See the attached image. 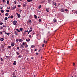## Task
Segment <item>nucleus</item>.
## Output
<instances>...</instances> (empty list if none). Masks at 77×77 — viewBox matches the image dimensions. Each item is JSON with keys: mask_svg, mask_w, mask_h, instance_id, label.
Returning a JSON list of instances; mask_svg holds the SVG:
<instances>
[{"mask_svg": "<svg viewBox=\"0 0 77 77\" xmlns=\"http://www.w3.org/2000/svg\"><path fill=\"white\" fill-rule=\"evenodd\" d=\"M17 23V22L16 20H14L13 21L14 25H16V24Z\"/></svg>", "mask_w": 77, "mask_h": 77, "instance_id": "nucleus-1", "label": "nucleus"}, {"mask_svg": "<svg viewBox=\"0 0 77 77\" xmlns=\"http://www.w3.org/2000/svg\"><path fill=\"white\" fill-rule=\"evenodd\" d=\"M16 14L17 15V17H18L19 18H20V17H21V15H20V14H18L17 13H16Z\"/></svg>", "mask_w": 77, "mask_h": 77, "instance_id": "nucleus-2", "label": "nucleus"}, {"mask_svg": "<svg viewBox=\"0 0 77 77\" xmlns=\"http://www.w3.org/2000/svg\"><path fill=\"white\" fill-rule=\"evenodd\" d=\"M64 11L65 10H64V9H63V8H62L61 9H60V11H61V12H64Z\"/></svg>", "mask_w": 77, "mask_h": 77, "instance_id": "nucleus-3", "label": "nucleus"}, {"mask_svg": "<svg viewBox=\"0 0 77 77\" xmlns=\"http://www.w3.org/2000/svg\"><path fill=\"white\" fill-rule=\"evenodd\" d=\"M26 42H29L30 41V38H27L26 39Z\"/></svg>", "mask_w": 77, "mask_h": 77, "instance_id": "nucleus-4", "label": "nucleus"}, {"mask_svg": "<svg viewBox=\"0 0 77 77\" xmlns=\"http://www.w3.org/2000/svg\"><path fill=\"white\" fill-rule=\"evenodd\" d=\"M11 44V46H12L13 47H14V46L15 45V43L14 42H12Z\"/></svg>", "mask_w": 77, "mask_h": 77, "instance_id": "nucleus-5", "label": "nucleus"}, {"mask_svg": "<svg viewBox=\"0 0 77 77\" xmlns=\"http://www.w3.org/2000/svg\"><path fill=\"white\" fill-rule=\"evenodd\" d=\"M18 41L20 42H23V40H22V39H21L20 38L19 39Z\"/></svg>", "mask_w": 77, "mask_h": 77, "instance_id": "nucleus-6", "label": "nucleus"}, {"mask_svg": "<svg viewBox=\"0 0 77 77\" xmlns=\"http://www.w3.org/2000/svg\"><path fill=\"white\" fill-rule=\"evenodd\" d=\"M16 8V6L15 5H14L13 7V9H15Z\"/></svg>", "mask_w": 77, "mask_h": 77, "instance_id": "nucleus-7", "label": "nucleus"}, {"mask_svg": "<svg viewBox=\"0 0 77 77\" xmlns=\"http://www.w3.org/2000/svg\"><path fill=\"white\" fill-rule=\"evenodd\" d=\"M53 21H54V23H55V22H57V20H56V19H54L53 20Z\"/></svg>", "mask_w": 77, "mask_h": 77, "instance_id": "nucleus-8", "label": "nucleus"}, {"mask_svg": "<svg viewBox=\"0 0 77 77\" xmlns=\"http://www.w3.org/2000/svg\"><path fill=\"white\" fill-rule=\"evenodd\" d=\"M20 48H24V45H22L20 46Z\"/></svg>", "mask_w": 77, "mask_h": 77, "instance_id": "nucleus-9", "label": "nucleus"}, {"mask_svg": "<svg viewBox=\"0 0 77 77\" xmlns=\"http://www.w3.org/2000/svg\"><path fill=\"white\" fill-rule=\"evenodd\" d=\"M14 63H13V65H16V63H16L17 62H16L15 61H14Z\"/></svg>", "mask_w": 77, "mask_h": 77, "instance_id": "nucleus-10", "label": "nucleus"}, {"mask_svg": "<svg viewBox=\"0 0 77 77\" xmlns=\"http://www.w3.org/2000/svg\"><path fill=\"white\" fill-rule=\"evenodd\" d=\"M0 40L1 41H4V38H1Z\"/></svg>", "mask_w": 77, "mask_h": 77, "instance_id": "nucleus-11", "label": "nucleus"}, {"mask_svg": "<svg viewBox=\"0 0 77 77\" xmlns=\"http://www.w3.org/2000/svg\"><path fill=\"white\" fill-rule=\"evenodd\" d=\"M5 34L6 35H10V33H6V32H5Z\"/></svg>", "mask_w": 77, "mask_h": 77, "instance_id": "nucleus-12", "label": "nucleus"}, {"mask_svg": "<svg viewBox=\"0 0 77 77\" xmlns=\"http://www.w3.org/2000/svg\"><path fill=\"white\" fill-rule=\"evenodd\" d=\"M27 1L28 2H32V1H33V0H27Z\"/></svg>", "mask_w": 77, "mask_h": 77, "instance_id": "nucleus-13", "label": "nucleus"}, {"mask_svg": "<svg viewBox=\"0 0 77 77\" xmlns=\"http://www.w3.org/2000/svg\"><path fill=\"white\" fill-rule=\"evenodd\" d=\"M1 11L2 13H3V12H4V11L3 10H1Z\"/></svg>", "mask_w": 77, "mask_h": 77, "instance_id": "nucleus-14", "label": "nucleus"}, {"mask_svg": "<svg viewBox=\"0 0 77 77\" xmlns=\"http://www.w3.org/2000/svg\"><path fill=\"white\" fill-rule=\"evenodd\" d=\"M46 11H47L48 12H49V11H48V9L46 8Z\"/></svg>", "mask_w": 77, "mask_h": 77, "instance_id": "nucleus-15", "label": "nucleus"}, {"mask_svg": "<svg viewBox=\"0 0 77 77\" xmlns=\"http://www.w3.org/2000/svg\"><path fill=\"white\" fill-rule=\"evenodd\" d=\"M8 15H9V14L8 13H6L5 14V15L6 16H8Z\"/></svg>", "mask_w": 77, "mask_h": 77, "instance_id": "nucleus-16", "label": "nucleus"}, {"mask_svg": "<svg viewBox=\"0 0 77 77\" xmlns=\"http://www.w3.org/2000/svg\"><path fill=\"white\" fill-rule=\"evenodd\" d=\"M31 48H34L35 47V45H32L31 46Z\"/></svg>", "mask_w": 77, "mask_h": 77, "instance_id": "nucleus-17", "label": "nucleus"}, {"mask_svg": "<svg viewBox=\"0 0 77 77\" xmlns=\"http://www.w3.org/2000/svg\"><path fill=\"white\" fill-rule=\"evenodd\" d=\"M29 21L30 23H32V21H31V20H29Z\"/></svg>", "mask_w": 77, "mask_h": 77, "instance_id": "nucleus-18", "label": "nucleus"}, {"mask_svg": "<svg viewBox=\"0 0 77 77\" xmlns=\"http://www.w3.org/2000/svg\"><path fill=\"white\" fill-rule=\"evenodd\" d=\"M48 3H50L51 2V0H48Z\"/></svg>", "mask_w": 77, "mask_h": 77, "instance_id": "nucleus-19", "label": "nucleus"}, {"mask_svg": "<svg viewBox=\"0 0 77 77\" xmlns=\"http://www.w3.org/2000/svg\"><path fill=\"white\" fill-rule=\"evenodd\" d=\"M24 46L25 47H28V45H25Z\"/></svg>", "mask_w": 77, "mask_h": 77, "instance_id": "nucleus-20", "label": "nucleus"}, {"mask_svg": "<svg viewBox=\"0 0 77 77\" xmlns=\"http://www.w3.org/2000/svg\"><path fill=\"white\" fill-rule=\"evenodd\" d=\"M41 5H40L39 7H38V9H41Z\"/></svg>", "mask_w": 77, "mask_h": 77, "instance_id": "nucleus-21", "label": "nucleus"}, {"mask_svg": "<svg viewBox=\"0 0 77 77\" xmlns=\"http://www.w3.org/2000/svg\"><path fill=\"white\" fill-rule=\"evenodd\" d=\"M16 30H17L18 32H20V31L18 29H16Z\"/></svg>", "mask_w": 77, "mask_h": 77, "instance_id": "nucleus-22", "label": "nucleus"}, {"mask_svg": "<svg viewBox=\"0 0 77 77\" xmlns=\"http://www.w3.org/2000/svg\"><path fill=\"white\" fill-rule=\"evenodd\" d=\"M10 17L12 19L14 17V16H12V15H11V16Z\"/></svg>", "mask_w": 77, "mask_h": 77, "instance_id": "nucleus-23", "label": "nucleus"}, {"mask_svg": "<svg viewBox=\"0 0 77 77\" xmlns=\"http://www.w3.org/2000/svg\"><path fill=\"white\" fill-rule=\"evenodd\" d=\"M23 7H25V6H26V4H24L23 5Z\"/></svg>", "mask_w": 77, "mask_h": 77, "instance_id": "nucleus-24", "label": "nucleus"}, {"mask_svg": "<svg viewBox=\"0 0 77 77\" xmlns=\"http://www.w3.org/2000/svg\"><path fill=\"white\" fill-rule=\"evenodd\" d=\"M5 20H8V17H6L5 18Z\"/></svg>", "mask_w": 77, "mask_h": 77, "instance_id": "nucleus-25", "label": "nucleus"}, {"mask_svg": "<svg viewBox=\"0 0 77 77\" xmlns=\"http://www.w3.org/2000/svg\"><path fill=\"white\" fill-rule=\"evenodd\" d=\"M16 53L17 55H19V54H20V53H18V52H17Z\"/></svg>", "mask_w": 77, "mask_h": 77, "instance_id": "nucleus-26", "label": "nucleus"}, {"mask_svg": "<svg viewBox=\"0 0 77 77\" xmlns=\"http://www.w3.org/2000/svg\"><path fill=\"white\" fill-rule=\"evenodd\" d=\"M7 4H9V1H7Z\"/></svg>", "mask_w": 77, "mask_h": 77, "instance_id": "nucleus-27", "label": "nucleus"}, {"mask_svg": "<svg viewBox=\"0 0 77 77\" xmlns=\"http://www.w3.org/2000/svg\"><path fill=\"white\" fill-rule=\"evenodd\" d=\"M7 8L8 9H11V7H9V8L7 7Z\"/></svg>", "mask_w": 77, "mask_h": 77, "instance_id": "nucleus-28", "label": "nucleus"}, {"mask_svg": "<svg viewBox=\"0 0 77 77\" xmlns=\"http://www.w3.org/2000/svg\"><path fill=\"white\" fill-rule=\"evenodd\" d=\"M20 31H22V30H23V28H20Z\"/></svg>", "mask_w": 77, "mask_h": 77, "instance_id": "nucleus-29", "label": "nucleus"}, {"mask_svg": "<svg viewBox=\"0 0 77 77\" xmlns=\"http://www.w3.org/2000/svg\"><path fill=\"white\" fill-rule=\"evenodd\" d=\"M7 12H9V10H7L6 11Z\"/></svg>", "mask_w": 77, "mask_h": 77, "instance_id": "nucleus-30", "label": "nucleus"}, {"mask_svg": "<svg viewBox=\"0 0 77 77\" xmlns=\"http://www.w3.org/2000/svg\"><path fill=\"white\" fill-rule=\"evenodd\" d=\"M14 33L15 35H17V31H15Z\"/></svg>", "mask_w": 77, "mask_h": 77, "instance_id": "nucleus-31", "label": "nucleus"}, {"mask_svg": "<svg viewBox=\"0 0 77 77\" xmlns=\"http://www.w3.org/2000/svg\"><path fill=\"white\" fill-rule=\"evenodd\" d=\"M22 45H26V43H25V42H23V44H22Z\"/></svg>", "mask_w": 77, "mask_h": 77, "instance_id": "nucleus-32", "label": "nucleus"}, {"mask_svg": "<svg viewBox=\"0 0 77 77\" xmlns=\"http://www.w3.org/2000/svg\"><path fill=\"white\" fill-rule=\"evenodd\" d=\"M38 21L39 22H41V19H39L38 20Z\"/></svg>", "mask_w": 77, "mask_h": 77, "instance_id": "nucleus-33", "label": "nucleus"}, {"mask_svg": "<svg viewBox=\"0 0 77 77\" xmlns=\"http://www.w3.org/2000/svg\"><path fill=\"white\" fill-rule=\"evenodd\" d=\"M32 30L31 29V30H30L29 31V33H30V32H32Z\"/></svg>", "mask_w": 77, "mask_h": 77, "instance_id": "nucleus-34", "label": "nucleus"}, {"mask_svg": "<svg viewBox=\"0 0 77 77\" xmlns=\"http://www.w3.org/2000/svg\"><path fill=\"white\" fill-rule=\"evenodd\" d=\"M3 2H6V1L5 0H2Z\"/></svg>", "mask_w": 77, "mask_h": 77, "instance_id": "nucleus-35", "label": "nucleus"}, {"mask_svg": "<svg viewBox=\"0 0 77 77\" xmlns=\"http://www.w3.org/2000/svg\"><path fill=\"white\" fill-rule=\"evenodd\" d=\"M21 57H22L21 55H19V56H18V57H19V58Z\"/></svg>", "mask_w": 77, "mask_h": 77, "instance_id": "nucleus-36", "label": "nucleus"}, {"mask_svg": "<svg viewBox=\"0 0 77 77\" xmlns=\"http://www.w3.org/2000/svg\"><path fill=\"white\" fill-rule=\"evenodd\" d=\"M18 8H20V7H21V5H18Z\"/></svg>", "mask_w": 77, "mask_h": 77, "instance_id": "nucleus-37", "label": "nucleus"}, {"mask_svg": "<svg viewBox=\"0 0 77 77\" xmlns=\"http://www.w3.org/2000/svg\"><path fill=\"white\" fill-rule=\"evenodd\" d=\"M16 41L17 42H18V39L16 38Z\"/></svg>", "mask_w": 77, "mask_h": 77, "instance_id": "nucleus-38", "label": "nucleus"}, {"mask_svg": "<svg viewBox=\"0 0 77 77\" xmlns=\"http://www.w3.org/2000/svg\"><path fill=\"white\" fill-rule=\"evenodd\" d=\"M8 48H11V46H8Z\"/></svg>", "mask_w": 77, "mask_h": 77, "instance_id": "nucleus-39", "label": "nucleus"}, {"mask_svg": "<svg viewBox=\"0 0 77 77\" xmlns=\"http://www.w3.org/2000/svg\"><path fill=\"white\" fill-rule=\"evenodd\" d=\"M1 61H3V58H1Z\"/></svg>", "mask_w": 77, "mask_h": 77, "instance_id": "nucleus-40", "label": "nucleus"}, {"mask_svg": "<svg viewBox=\"0 0 77 77\" xmlns=\"http://www.w3.org/2000/svg\"><path fill=\"white\" fill-rule=\"evenodd\" d=\"M3 24V23H0V25H2Z\"/></svg>", "mask_w": 77, "mask_h": 77, "instance_id": "nucleus-41", "label": "nucleus"}, {"mask_svg": "<svg viewBox=\"0 0 77 77\" xmlns=\"http://www.w3.org/2000/svg\"><path fill=\"white\" fill-rule=\"evenodd\" d=\"M3 27L1 26V29H3Z\"/></svg>", "mask_w": 77, "mask_h": 77, "instance_id": "nucleus-42", "label": "nucleus"}, {"mask_svg": "<svg viewBox=\"0 0 77 77\" xmlns=\"http://www.w3.org/2000/svg\"><path fill=\"white\" fill-rule=\"evenodd\" d=\"M65 11L66 12H68V10H67V9H65Z\"/></svg>", "mask_w": 77, "mask_h": 77, "instance_id": "nucleus-43", "label": "nucleus"}, {"mask_svg": "<svg viewBox=\"0 0 77 77\" xmlns=\"http://www.w3.org/2000/svg\"><path fill=\"white\" fill-rule=\"evenodd\" d=\"M29 32V31L27 30H26L25 31V32Z\"/></svg>", "mask_w": 77, "mask_h": 77, "instance_id": "nucleus-44", "label": "nucleus"}, {"mask_svg": "<svg viewBox=\"0 0 77 77\" xmlns=\"http://www.w3.org/2000/svg\"><path fill=\"white\" fill-rule=\"evenodd\" d=\"M12 75H15V73H13Z\"/></svg>", "mask_w": 77, "mask_h": 77, "instance_id": "nucleus-45", "label": "nucleus"}, {"mask_svg": "<svg viewBox=\"0 0 77 77\" xmlns=\"http://www.w3.org/2000/svg\"><path fill=\"white\" fill-rule=\"evenodd\" d=\"M38 18V17H37V16H35V19H36V18Z\"/></svg>", "mask_w": 77, "mask_h": 77, "instance_id": "nucleus-46", "label": "nucleus"}, {"mask_svg": "<svg viewBox=\"0 0 77 77\" xmlns=\"http://www.w3.org/2000/svg\"><path fill=\"white\" fill-rule=\"evenodd\" d=\"M73 66H74V65H75V63H73Z\"/></svg>", "mask_w": 77, "mask_h": 77, "instance_id": "nucleus-47", "label": "nucleus"}, {"mask_svg": "<svg viewBox=\"0 0 77 77\" xmlns=\"http://www.w3.org/2000/svg\"><path fill=\"white\" fill-rule=\"evenodd\" d=\"M17 49H19V48H20V47H17Z\"/></svg>", "mask_w": 77, "mask_h": 77, "instance_id": "nucleus-48", "label": "nucleus"}, {"mask_svg": "<svg viewBox=\"0 0 77 77\" xmlns=\"http://www.w3.org/2000/svg\"><path fill=\"white\" fill-rule=\"evenodd\" d=\"M42 47H44V44H43Z\"/></svg>", "mask_w": 77, "mask_h": 77, "instance_id": "nucleus-49", "label": "nucleus"}, {"mask_svg": "<svg viewBox=\"0 0 77 77\" xmlns=\"http://www.w3.org/2000/svg\"><path fill=\"white\" fill-rule=\"evenodd\" d=\"M29 38H31V37H32V36H31V35H29Z\"/></svg>", "mask_w": 77, "mask_h": 77, "instance_id": "nucleus-50", "label": "nucleus"}, {"mask_svg": "<svg viewBox=\"0 0 77 77\" xmlns=\"http://www.w3.org/2000/svg\"><path fill=\"white\" fill-rule=\"evenodd\" d=\"M2 33H3V32H0V34H1V35H2Z\"/></svg>", "mask_w": 77, "mask_h": 77, "instance_id": "nucleus-51", "label": "nucleus"}, {"mask_svg": "<svg viewBox=\"0 0 77 77\" xmlns=\"http://www.w3.org/2000/svg\"><path fill=\"white\" fill-rule=\"evenodd\" d=\"M44 43H45V42H46L44 40Z\"/></svg>", "mask_w": 77, "mask_h": 77, "instance_id": "nucleus-52", "label": "nucleus"}, {"mask_svg": "<svg viewBox=\"0 0 77 77\" xmlns=\"http://www.w3.org/2000/svg\"><path fill=\"white\" fill-rule=\"evenodd\" d=\"M41 49H40V50L38 51V52H39V51H41Z\"/></svg>", "mask_w": 77, "mask_h": 77, "instance_id": "nucleus-53", "label": "nucleus"}, {"mask_svg": "<svg viewBox=\"0 0 77 77\" xmlns=\"http://www.w3.org/2000/svg\"><path fill=\"white\" fill-rule=\"evenodd\" d=\"M36 16V15H34V17H35Z\"/></svg>", "mask_w": 77, "mask_h": 77, "instance_id": "nucleus-54", "label": "nucleus"}, {"mask_svg": "<svg viewBox=\"0 0 77 77\" xmlns=\"http://www.w3.org/2000/svg\"><path fill=\"white\" fill-rule=\"evenodd\" d=\"M3 27H5V25H3Z\"/></svg>", "mask_w": 77, "mask_h": 77, "instance_id": "nucleus-55", "label": "nucleus"}, {"mask_svg": "<svg viewBox=\"0 0 77 77\" xmlns=\"http://www.w3.org/2000/svg\"><path fill=\"white\" fill-rule=\"evenodd\" d=\"M34 34H35V33L34 32L33 34L32 35H34Z\"/></svg>", "mask_w": 77, "mask_h": 77, "instance_id": "nucleus-56", "label": "nucleus"}, {"mask_svg": "<svg viewBox=\"0 0 77 77\" xmlns=\"http://www.w3.org/2000/svg\"><path fill=\"white\" fill-rule=\"evenodd\" d=\"M13 77H17V76L15 75V76H13Z\"/></svg>", "mask_w": 77, "mask_h": 77, "instance_id": "nucleus-57", "label": "nucleus"}, {"mask_svg": "<svg viewBox=\"0 0 77 77\" xmlns=\"http://www.w3.org/2000/svg\"><path fill=\"white\" fill-rule=\"evenodd\" d=\"M30 29H32V28L30 27Z\"/></svg>", "mask_w": 77, "mask_h": 77, "instance_id": "nucleus-58", "label": "nucleus"}, {"mask_svg": "<svg viewBox=\"0 0 77 77\" xmlns=\"http://www.w3.org/2000/svg\"><path fill=\"white\" fill-rule=\"evenodd\" d=\"M37 49H35V51H37Z\"/></svg>", "mask_w": 77, "mask_h": 77, "instance_id": "nucleus-59", "label": "nucleus"}, {"mask_svg": "<svg viewBox=\"0 0 77 77\" xmlns=\"http://www.w3.org/2000/svg\"><path fill=\"white\" fill-rule=\"evenodd\" d=\"M2 9V8H0V9Z\"/></svg>", "mask_w": 77, "mask_h": 77, "instance_id": "nucleus-60", "label": "nucleus"}, {"mask_svg": "<svg viewBox=\"0 0 77 77\" xmlns=\"http://www.w3.org/2000/svg\"><path fill=\"white\" fill-rule=\"evenodd\" d=\"M29 33H30V32H28V34H29Z\"/></svg>", "mask_w": 77, "mask_h": 77, "instance_id": "nucleus-61", "label": "nucleus"}, {"mask_svg": "<svg viewBox=\"0 0 77 77\" xmlns=\"http://www.w3.org/2000/svg\"><path fill=\"white\" fill-rule=\"evenodd\" d=\"M11 37H12V38H13V37H14V36L13 35H12Z\"/></svg>", "mask_w": 77, "mask_h": 77, "instance_id": "nucleus-62", "label": "nucleus"}, {"mask_svg": "<svg viewBox=\"0 0 77 77\" xmlns=\"http://www.w3.org/2000/svg\"><path fill=\"white\" fill-rule=\"evenodd\" d=\"M21 11H22H22H20V12H21Z\"/></svg>", "mask_w": 77, "mask_h": 77, "instance_id": "nucleus-63", "label": "nucleus"}, {"mask_svg": "<svg viewBox=\"0 0 77 77\" xmlns=\"http://www.w3.org/2000/svg\"><path fill=\"white\" fill-rule=\"evenodd\" d=\"M36 76V75H34V77H35Z\"/></svg>", "mask_w": 77, "mask_h": 77, "instance_id": "nucleus-64", "label": "nucleus"}]
</instances>
